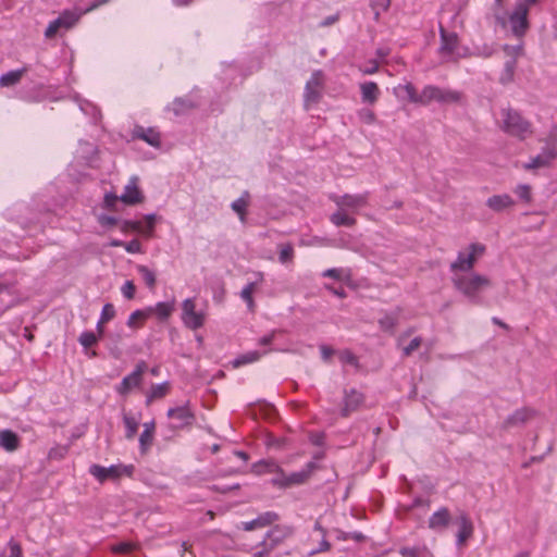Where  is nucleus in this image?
<instances>
[{"instance_id":"69168bd1","label":"nucleus","mask_w":557,"mask_h":557,"mask_svg":"<svg viewBox=\"0 0 557 557\" xmlns=\"http://www.w3.org/2000/svg\"><path fill=\"white\" fill-rule=\"evenodd\" d=\"M320 350H321V356H322V359L324 361H327L330 360V358L333 356L334 354V349L326 346V345H322L320 346Z\"/></svg>"},{"instance_id":"a18cd8bd","label":"nucleus","mask_w":557,"mask_h":557,"mask_svg":"<svg viewBox=\"0 0 557 557\" xmlns=\"http://www.w3.org/2000/svg\"><path fill=\"white\" fill-rule=\"evenodd\" d=\"M273 473H275L276 476L271 480L272 485L278 488H288L287 474L284 470L281 468V471H274Z\"/></svg>"},{"instance_id":"2f4dec72","label":"nucleus","mask_w":557,"mask_h":557,"mask_svg":"<svg viewBox=\"0 0 557 557\" xmlns=\"http://www.w3.org/2000/svg\"><path fill=\"white\" fill-rule=\"evenodd\" d=\"M331 222L336 226H352L356 224V219L350 216L344 209L339 208L330 216Z\"/></svg>"},{"instance_id":"423d86ee","label":"nucleus","mask_w":557,"mask_h":557,"mask_svg":"<svg viewBox=\"0 0 557 557\" xmlns=\"http://www.w3.org/2000/svg\"><path fill=\"white\" fill-rule=\"evenodd\" d=\"M134 470L135 468L133 465H112L108 468L100 465H91L89 473L102 483L109 479L116 480L123 475L132 476Z\"/></svg>"},{"instance_id":"9b49d317","label":"nucleus","mask_w":557,"mask_h":557,"mask_svg":"<svg viewBox=\"0 0 557 557\" xmlns=\"http://www.w3.org/2000/svg\"><path fill=\"white\" fill-rule=\"evenodd\" d=\"M441 46L440 52L443 55L453 57L457 53L459 48V39L456 33H448L441 25L440 26Z\"/></svg>"},{"instance_id":"0eeeda50","label":"nucleus","mask_w":557,"mask_h":557,"mask_svg":"<svg viewBox=\"0 0 557 557\" xmlns=\"http://www.w3.org/2000/svg\"><path fill=\"white\" fill-rule=\"evenodd\" d=\"M207 313L197 310L195 298H187L182 302V321L187 329L198 330L205 325Z\"/></svg>"},{"instance_id":"f03ea898","label":"nucleus","mask_w":557,"mask_h":557,"mask_svg":"<svg viewBox=\"0 0 557 557\" xmlns=\"http://www.w3.org/2000/svg\"><path fill=\"white\" fill-rule=\"evenodd\" d=\"M454 287L471 304H482L481 294L491 285L487 276L475 272L455 273L451 277Z\"/></svg>"},{"instance_id":"e2e57ef3","label":"nucleus","mask_w":557,"mask_h":557,"mask_svg":"<svg viewBox=\"0 0 557 557\" xmlns=\"http://www.w3.org/2000/svg\"><path fill=\"white\" fill-rule=\"evenodd\" d=\"M322 275L324 277H332V278H335V280H341L342 277V270L341 269H336V268H333V269H327L325 270Z\"/></svg>"},{"instance_id":"393cba45","label":"nucleus","mask_w":557,"mask_h":557,"mask_svg":"<svg viewBox=\"0 0 557 557\" xmlns=\"http://www.w3.org/2000/svg\"><path fill=\"white\" fill-rule=\"evenodd\" d=\"M21 445V440L16 433L11 430H1L0 431V446L9 451H15Z\"/></svg>"},{"instance_id":"c756f323","label":"nucleus","mask_w":557,"mask_h":557,"mask_svg":"<svg viewBox=\"0 0 557 557\" xmlns=\"http://www.w3.org/2000/svg\"><path fill=\"white\" fill-rule=\"evenodd\" d=\"M268 351L264 350V351H258V350H251V351H247L240 356H238L237 358H235L233 360V366L234 368H239L242 366H246V364H249V363H252V362H256L258 361L263 355H265Z\"/></svg>"},{"instance_id":"c85d7f7f","label":"nucleus","mask_w":557,"mask_h":557,"mask_svg":"<svg viewBox=\"0 0 557 557\" xmlns=\"http://www.w3.org/2000/svg\"><path fill=\"white\" fill-rule=\"evenodd\" d=\"M27 72L26 67L10 71L0 76V86L1 87H11L20 83L22 76Z\"/></svg>"},{"instance_id":"412c9836","label":"nucleus","mask_w":557,"mask_h":557,"mask_svg":"<svg viewBox=\"0 0 557 557\" xmlns=\"http://www.w3.org/2000/svg\"><path fill=\"white\" fill-rule=\"evenodd\" d=\"M292 534V529L286 525H275L269 530L263 541L268 542V546H271L273 550L276 545L282 543L286 537Z\"/></svg>"},{"instance_id":"bf43d9fd","label":"nucleus","mask_w":557,"mask_h":557,"mask_svg":"<svg viewBox=\"0 0 557 557\" xmlns=\"http://www.w3.org/2000/svg\"><path fill=\"white\" fill-rule=\"evenodd\" d=\"M399 554L403 557H420L421 550L419 547H401Z\"/></svg>"},{"instance_id":"052dcab7","label":"nucleus","mask_w":557,"mask_h":557,"mask_svg":"<svg viewBox=\"0 0 557 557\" xmlns=\"http://www.w3.org/2000/svg\"><path fill=\"white\" fill-rule=\"evenodd\" d=\"M147 370V363L145 361H139L135 369L133 370L134 376H137L140 381H143V375Z\"/></svg>"},{"instance_id":"bb28decb","label":"nucleus","mask_w":557,"mask_h":557,"mask_svg":"<svg viewBox=\"0 0 557 557\" xmlns=\"http://www.w3.org/2000/svg\"><path fill=\"white\" fill-rule=\"evenodd\" d=\"M154 429L156 424L153 421L144 423V431L139 436V446L141 453H146L152 445Z\"/></svg>"},{"instance_id":"473e14b6","label":"nucleus","mask_w":557,"mask_h":557,"mask_svg":"<svg viewBox=\"0 0 557 557\" xmlns=\"http://www.w3.org/2000/svg\"><path fill=\"white\" fill-rule=\"evenodd\" d=\"M123 423L125 426V437L127 440L134 438V436L136 435V433L138 431L139 418H137L133 414H129V413H124L123 414Z\"/></svg>"},{"instance_id":"6e6552de","label":"nucleus","mask_w":557,"mask_h":557,"mask_svg":"<svg viewBox=\"0 0 557 557\" xmlns=\"http://www.w3.org/2000/svg\"><path fill=\"white\" fill-rule=\"evenodd\" d=\"M168 418L172 420L171 429L181 430L191 426L195 421V412L190 408L189 401L182 406L170 408L166 413Z\"/></svg>"},{"instance_id":"f3484780","label":"nucleus","mask_w":557,"mask_h":557,"mask_svg":"<svg viewBox=\"0 0 557 557\" xmlns=\"http://www.w3.org/2000/svg\"><path fill=\"white\" fill-rule=\"evenodd\" d=\"M364 397L362 393L352 388L345 393L344 406L342 408V416L348 417L351 412L356 411L363 403Z\"/></svg>"},{"instance_id":"6e6d98bb","label":"nucleus","mask_w":557,"mask_h":557,"mask_svg":"<svg viewBox=\"0 0 557 557\" xmlns=\"http://www.w3.org/2000/svg\"><path fill=\"white\" fill-rule=\"evenodd\" d=\"M124 248L129 253H140L143 252L141 244L138 239H132L127 243H124Z\"/></svg>"},{"instance_id":"774afa93","label":"nucleus","mask_w":557,"mask_h":557,"mask_svg":"<svg viewBox=\"0 0 557 557\" xmlns=\"http://www.w3.org/2000/svg\"><path fill=\"white\" fill-rule=\"evenodd\" d=\"M100 223L106 226H113L117 223V220L114 216L103 215L100 218Z\"/></svg>"},{"instance_id":"ddd939ff","label":"nucleus","mask_w":557,"mask_h":557,"mask_svg":"<svg viewBox=\"0 0 557 557\" xmlns=\"http://www.w3.org/2000/svg\"><path fill=\"white\" fill-rule=\"evenodd\" d=\"M457 523L459 525V530L457 532V545L462 546L474 532L473 523L466 512H461L457 518Z\"/></svg>"},{"instance_id":"de8ad7c7","label":"nucleus","mask_w":557,"mask_h":557,"mask_svg":"<svg viewBox=\"0 0 557 557\" xmlns=\"http://www.w3.org/2000/svg\"><path fill=\"white\" fill-rule=\"evenodd\" d=\"M294 258V248L292 245L287 244V245H283L280 249V253H278V260L282 262V263H287L289 261H292Z\"/></svg>"},{"instance_id":"4c0bfd02","label":"nucleus","mask_w":557,"mask_h":557,"mask_svg":"<svg viewBox=\"0 0 557 557\" xmlns=\"http://www.w3.org/2000/svg\"><path fill=\"white\" fill-rule=\"evenodd\" d=\"M257 286H258V282L248 283L242 289V293H240L242 299L247 304V307H248L249 311H251V312L255 310V306H256L253 298H252V294L255 293Z\"/></svg>"},{"instance_id":"603ef678","label":"nucleus","mask_w":557,"mask_h":557,"mask_svg":"<svg viewBox=\"0 0 557 557\" xmlns=\"http://www.w3.org/2000/svg\"><path fill=\"white\" fill-rule=\"evenodd\" d=\"M422 343L421 337H414L407 346L403 348V356L409 357L413 351H416Z\"/></svg>"},{"instance_id":"c9c22d12","label":"nucleus","mask_w":557,"mask_h":557,"mask_svg":"<svg viewBox=\"0 0 557 557\" xmlns=\"http://www.w3.org/2000/svg\"><path fill=\"white\" fill-rule=\"evenodd\" d=\"M398 311L385 313L382 318L379 319V325L381 330L385 332H393L396 325L398 324Z\"/></svg>"},{"instance_id":"2eb2a0df","label":"nucleus","mask_w":557,"mask_h":557,"mask_svg":"<svg viewBox=\"0 0 557 557\" xmlns=\"http://www.w3.org/2000/svg\"><path fill=\"white\" fill-rule=\"evenodd\" d=\"M156 225V214H147L145 216V222L141 221H127L125 222V227H129L135 232L140 233L147 238L153 236Z\"/></svg>"},{"instance_id":"4be33fe9","label":"nucleus","mask_w":557,"mask_h":557,"mask_svg":"<svg viewBox=\"0 0 557 557\" xmlns=\"http://www.w3.org/2000/svg\"><path fill=\"white\" fill-rule=\"evenodd\" d=\"M134 136L156 148L161 145L160 133L153 127L136 126L134 128Z\"/></svg>"},{"instance_id":"4d7b16f0","label":"nucleus","mask_w":557,"mask_h":557,"mask_svg":"<svg viewBox=\"0 0 557 557\" xmlns=\"http://www.w3.org/2000/svg\"><path fill=\"white\" fill-rule=\"evenodd\" d=\"M360 71L366 75L374 74L379 71V62L376 60H370L360 67Z\"/></svg>"},{"instance_id":"58836bf2","label":"nucleus","mask_w":557,"mask_h":557,"mask_svg":"<svg viewBox=\"0 0 557 557\" xmlns=\"http://www.w3.org/2000/svg\"><path fill=\"white\" fill-rule=\"evenodd\" d=\"M137 272L140 274L141 278L144 280L145 284L149 288H154L156 286V274L152 270H150L148 267L139 264L137 265Z\"/></svg>"},{"instance_id":"49530a36","label":"nucleus","mask_w":557,"mask_h":557,"mask_svg":"<svg viewBox=\"0 0 557 557\" xmlns=\"http://www.w3.org/2000/svg\"><path fill=\"white\" fill-rule=\"evenodd\" d=\"M115 317V308L112 304H106L100 314V324H106Z\"/></svg>"},{"instance_id":"1a4fd4ad","label":"nucleus","mask_w":557,"mask_h":557,"mask_svg":"<svg viewBox=\"0 0 557 557\" xmlns=\"http://www.w3.org/2000/svg\"><path fill=\"white\" fill-rule=\"evenodd\" d=\"M556 157V139H550L547 141L542 151L537 156L531 158L530 161L523 165V168L525 170L546 168L552 164Z\"/></svg>"},{"instance_id":"680f3d73","label":"nucleus","mask_w":557,"mask_h":557,"mask_svg":"<svg viewBox=\"0 0 557 557\" xmlns=\"http://www.w3.org/2000/svg\"><path fill=\"white\" fill-rule=\"evenodd\" d=\"M133 544L131 543H120L113 547V552L119 554H126L133 550Z\"/></svg>"},{"instance_id":"b1692460","label":"nucleus","mask_w":557,"mask_h":557,"mask_svg":"<svg viewBox=\"0 0 557 557\" xmlns=\"http://www.w3.org/2000/svg\"><path fill=\"white\" fill-rule=\"evenodd\" d=\"M361 100L363 103L374 104L380 97V88L374 82L360 84Z\"/></svg>"},{"instance_id":"7ed1b4c3","label":"nucleus","mask_w":557,"mask_h":557,"mask_svg":"<svg viewBox=\"0 0 557 557\" xmlns=\"http://www.w3.org/2000/svg\"><path fill=\"white\" fill-rule=\"evenodd\" d=\"M498 125L503 132L521 140L533 133L532 124L520 112L511 108L500 110Z\"/></svg>"},{"instance_id":"09e8293b","label":"nucleus","mask_w":557,"mask_h":557,"mask_svg":"<svg viewBox=\"0 0 557 557\" xmlns=\"http://www.w3.org/2000/svg\"><path fill=\"white\" fill-rule=\"evenodd\" d=\"M339 360L345 364L358 366V358L350 350L345 349L338 354Z\"/></svg>"},{"instance_id":"79ce46f5","label":"nucleus","mask_w":557,"mask_h":557,"mask_svg":"<svg viewBox=\"0 0 557 557\" xmlns=\"http://www.w3.org/2000/svg\"><path fill=\"white\" fill-rule=\"evenodd\" d=\"M248 206L247 199L245 197H240L232 202L231 207L232 209L239 215V219L242 222H245L246 220V209Z\"/></svg>"},{"instance_id":"cd10ccee","label":"nucleus","mask_w":557,"mask_h":557,"mask_svg":"<svg viewBox=\"0 0 557 557\" xmlns=\"http://www.w3.org/2000/svg\"><path fill=\"white\" fill-rule=\"evenodd\" d=\"M170 392V383L163 382L160 384H153L146 396V404L150 405L156 399L165 397Z\"/></svg>"},{"instance_id":"a211bd4d","label":"nucleus","mask_w":557,"mask_h":557,"mask_svg":"<svg viewBox=\"0 0 557 557\" xmlns=\"http://www.w3.org/2000/svg\"><path fill=\"white\" fill-rule=\"evenodd\" d=\"M451 517L448 508L441 507L429 518V528L433 531L441 532L450 523Z\"/></svg>"},{"instance_id":"e433bc0d","label":"nucleus","mask_w":557,"mask_h":557,"mask_svg":"<svg viewBox=\"0 0 557 557\" xmlns=\"http://www.w3.org/2000/svg\"><path fill=\"white\" fill-rule=\"evenodd\" d=\"M82 13H77L75 11L65 10L59 16V21L63 26V29H70L73 27L79 20Z\"/></svg>"},{"instance_id":"72a5a7b5","label":"nucleus","mask_w":557,"mask_h":557,"mask_svg":"<svg viewBox=\"0 0 557 557\" xmlns=\"http://www.w3.org/2000/svg\"><path fill=\"white\" fill-rule=\"evenodd\" d=\"M148 319L147 309H138L129 314L126 324L128 327L136 330L141 327Z\"/></svg>"},{"instance_id":"864d4df0","label":"nucleus","mask_w":557,"mask_h":557,"mask_svg":"<svg viewBox=\"0 0 557 557\" xmlns=\"http://www.w3.org/2000/svg\"><path fill=\"white\" fill-rule=\"evenodd\" d=\"M121 292H122V295L126 298V299H133L134 296H135V292H136V286L134 284L133 281H126L122 288H121Z\"/></svg>"},{"instance_id":"5701e85b","label":"nucleus","mask_w":557,"mask_h":557,"mask_svg":"<svg viewBox=\"0 0 557 557\" xmlns=\"http://www.w3.org/2000/svg\"><path fill=\"white\" fill-rule=\"evenodd\" d=\"M148 317L156 315L158 320L165 321L168 320L172 312L174 311V302L160 301L154 306L146 307Z\"/></svg>"},{"instance_id":"aec40b11","label":"nucleus","mask_w":557,"mask_h":557,"mask_svg":"<svg viewBox=\"0 0 557 557\" xmlns=\"http://www.w3.org/2000/svg\"><path fill=\"white\" fill-rule=\"evenodd\" d=\"M278 519V515L273 511H267L261 515H259L256 519L251 521H246L242 523V528L245 531H252L256 529L265 528L268 525H271Z\"/></svg>"},{"instance_id":"ea45409f","label":"nucleus","mask_w":557,"mask_h":557,"mask_svg":"<svg viewBox=\"0 0 557 557\" xmlns=\"http://www.w3.org/2000/svg\"><path fill=\"white\" fill-rule=\"evenodd\" d=\"M515 70H516V60H513V59L508 60L504 65V70L500 74L499 82L503 85L510 83L513 79Z\"/></svg>"},{"instance_id":"7c9ffc66","label":"nucleus","mask_w":557,"mask_h":557,"mask_svg":"<svg viewBox=\"0 0 557 557\" xmlns=\"http://www.w3.org/2000/svg\"><path fill=\"white\" fill-rule=\"evenodd\" d=\"M140 384L141 381L137 376H134L133 373H129L115 387V391L120 395H127L132 388L140 386Z\"/></svg>"},{"instance_id":"13d9d810","label":"nucleus","mask_w":557,"mask_h":557,"mask_svg":"<svg viewBox=\"0 0 557 557\" xmlns=\"http://www.w3.org/2000/svg\"><path fill=\"white\" fill-rule=\"evenodd\" d=\"M257 548L258 550L253 554L252 557H265L272 552L271 546H268L267 541H262Z\"/></svg>"},{"instance_id":"9d476101","label":"nucleus","mask_w":557,"mask_h":557,"mask_svg":"<svg viewBox=\"0 0 557 557\" xmlns=\"http://www.w3.org/2000/svg\"><path fill=\"white\" fill-rule=\"evenodd\" d=\"M528 15L529 13H527L523 5H515L509 15V24L511 32L516 37L520 38L528 32L530 27Z\"/></svg>"},{"instance_id":"37998d69","label":"nucleus","mask_w":557,"mask_h":557,"mask_svg":"<svg viewBox=\"0 0 557 557\" xmlns=\"http://www.w3.org/2000/svg\"><path fill=\"white\" fill-rule=\"evenodd\" d=\"M370 5L374 13V20L379 21L381 13L388 10L391 0H373Z\"/></svg>"},{"instance_id":"f257e3e1","label":"nucleus","mask_w":557,"mask_h":557,"mask_svg":"<svg viewBox=\"0 0 557 557\" xmlns=\"http://www.w3.org/2000/svg\"><path fill=\"white\" fill-rule=\"evenodd\" d=\"M397 97H406L411 103L429 106L431 102L455 103L460 101L461 92L448 88H441L434 85H426L420 94L411 83L398 85L395 88Z\"/></svg>"},{"instance_id":"c03bdc74","label":"nucleus","mask_w":557,"mask_h":557,"mask_svg":"<svg viewBox=\"0 0 557 557\" xmlns=\"http://www.w3.org/2000/svg\"><path fill=\"white\" fill-rule=\"evenodd\" d=\"M358 117L360 122L371 125L376 121L374 112L369 108H362L358 111Z\"/></svg>"},{"instance_id":"0e129e2a","label":"nucleus","mask_w":557,"mask_h":557,"mask_svg":"<svg viewBox=\"0 0 557 557\" xmlns=\"http://www.w3.org/2000/svg\"><path fill=\"white\" fill-rule=\"evenodd\" d=\"M117 200H120V196H116L115 194H106L104 206L109 209L113 208Z\"/></svg>"},{"instance_id":"f704fd0d","label":"nucleus","mask_w":557,"mask_h":557,"mask_svg":"<svg viewBox=\"0 0 557 557\" xmlns=\"http://www.w3.org/2000/svg\"><path fill=\"white\" fill-rule=\"evenodd\" d=\"M252 472L256 474L273 473L281 471V467L273 460H260L252 465Z\"/></svg>"},{"instance_id":"6ab92c4d","label":"nucleus","mask_w":557,"mask_h":557,"mask_svg":"<svg viewBox=\"0 0 557 557\" xmlns=\"http://www.w3.org/2000/svg\"><path fill=\"white\" fill-rule=\"evenodd\" d=\"M317 469L318 465L309 461L301 470L287 474L288 487L306 483Z\"/></svg>"},{"instance_id":"dca6fc26","label":"nucleus","mask_w":557,"mask_h":557,"mask_svg":"<svg viewBox=\"0 0 557 557\" xmlns=\"http://www.w3.org/2000/svg\"><path fill=\"white\" fill-rule=\"evenodd\" d=\"M534 414V411L529 408L517 409L512 414L508 416L503 424L502 429L508 430L510 428L520 426L530 420Z\"/></svg>"},{"instance_id":"39448f33","label":"nucleus","mask_w":557,"mask_h":557,"mask_svg":"<svg viewBox=\"0 0 557 557\" xmlns=\"http://www.w3.org/2000/svg\"><path fill=\"white\" fill-rule=\"evenodd\" d=\"M325 87V76L322 71H314L307 81L304 91L305 108L309 110L320 102Z\"/></svg>"},{"instance_id":"4468645a","label":"nucleus","mask_w":557,"mask_h":557,"mask_svg":"<svg viewBox=\"0 0 557 557\" xmlns=\"http://www.w3.org/2000/svg\"><path fill=\"white\" fill-rule=\"evenodd\" d=\"M336 205L342 209H351L352 211L362 208L368 202V195L367 194H359V195H344L338 196L334 199Z\"/></svg>"},{"instance_id":"a878e982","label":"nucleus","mask_w":557,"mask_h":557,"mask_svg":"<svg viewBox=\"0 0 557 557\" xmlns=\"http://www.w3.org/2000/svg\"><path fill=\"white\" fill-rule=\"evenodd\" d=\"M513 199L507 195H494L486 200V206L493 211L499 212L513 206Z\"/></svg>"},{"instance_id":"20e7f679","label":"nucleus","mask_w":557,"mask_h":557,"mask_svg":"<svg viewBox=\"0 0 557 557\" xmlns=\"http://www.w3.org/2000/svg\"><path fill=\"white\" fill-rule=\"evenodd\" d=\"M486 247L480 243H473L468 246V251H459L456 260L450 264V272L468 273L472 271L478 259L485 253Z\"/></svg>"},{"instance_id":"a19ab883","label":"nucleus","mask_w":557,"mask_h":557,"mask_svg":"<svg viewBox=\"0 0 557 557\" xmlns=\"http://www.w3.org/2000/svg\"><path fill=\"white\" fill-rule=\"evenodd\" d=\"M98 341L99 336L90 331L83 332L78 337V342L84 348L92 347Z\"/></svg>"},{"instance_id":"8fccbe9b","label":"nucleus","mask_w":557,"mask_h":557,"mask_svg":"<svg viewBox=\"0 0 557 557\" xmlns=\"http://www.w3.org/2000/svg\"><path fill=\"white\" fill-rule=\"evenodd\" d=\"M60 29H63V26L61 25L59 18L51 21L49 25L47 26L45 30L46 38L50 39L53 38Z\"/></svg>"},{"instance_id":"5fc2aeb1","label":"nucleus","mask_w":557,"mask_h":557,"mask_svg":"<svg viewBox=\"0 0 557 557\" xmlns=\"http://www.w3.org/2000/svg\"><path fill=\"white\" fill-rule=\"evenodd\" d=\"M69 451V448L66 446H57L49 450V458L50 459H63Z\"/></svg>"},{"instance_id":"3c124183","label":"nucleus","mask_w":557,"mask_h":557,"mask_svg":"<svg viewBox=\"0 0 557 557\" xmlns=\"http://www.w3.org/2000/svg\"><path fill=\"white\" fill-rule=\"evenodd\" d=\"M516 195L525 202L531 200V187L527 184L518 185L515 189Z\"/></svg>"},{"instance_id":"338daca9","label":"nucleus","mask_w":557,"mask_h":557,"mask_svg":"<svg viewBox=\"0 0 557 557\" xmlns=\"http://www.w3.org/2000/svg\"><path fill=\"white\" fill-rule=\"evenodd\" d=\"M330 548H331V544L326 540H322L319 544V547L317 549H314L311 554L314 555V554H319V553H324V552L330 550Z\"/></svg>"},{"instance_id":"f8f14e48","label":"nucleus","mask_w":557,"mask_h":557,"mask_svg":"<svg viewBox=\"0 0 557 557\" xmlns=\"http://www.w3.org/2000/svg\"><path fill=\"white\" fill-rule=\"evenodd\" d=\"M144 196L138 187V177L133 176L127 185L124 187V191L120 196V200L125 205H136L141 202Z\"/></svg>"}]
</instances>
